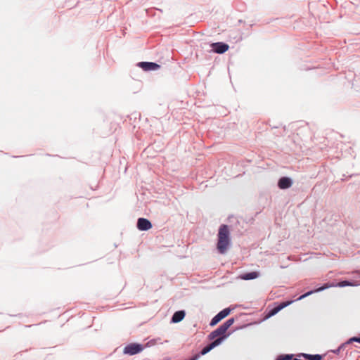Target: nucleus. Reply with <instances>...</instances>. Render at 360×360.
Listing matches in <instances>:
<instances>
[{"instance_id":"obj_11","label":"nucleus","mask_w":360,"mask_h":360,"mask_svg":"<svg viewBox=\"0 0 360 360\" xmlns=\"http://www.w3.org/2000/svg\"><path fill=\"white\" fill-rule=\"evenodd\" d=\"M185 311L183 310L177 311L173 314L171 321L172 323H179L181 320H183V319L185 316Z\"/></svg>"},{"instance_id":"obj_3","label":"nucleus","mask_w":360,"mask_h":360,"mask_svg":"<svg viewBox=\"0 0 360 360\" xmlns=\"http://www.w3.org/2000/svg\"><path fill=\"white\" fill-rule=\"evenodd\" d=\"M235 320L233 318L229 319L226 320L224 323H222L219 327H218L216 330L211 332L209 335V340H214L216 338H219L221 336L226 335V332L229 329V328L234 323ZM229 334H227V337Z\"/></svg>"},{"instance_id":"obj_1","label":"nucleus","mask_w":360,"mask_h":360,"mask_svg":"<svg viewBox=\"0 0 360 360\" xmlns=\"http://www.w3.org/2000/svg\"><path fill=\"white\" fill-rule=\"evenodd\" d=\"M217 236V250L220 254H224L226 252L231 243L229 226L225 224L221 225Z\"/></svg>"},{"instance_id":"obj_7","label":"nucleus","mask_w":360,"mask_h":360,"mask_svg":"<svg viewBox=\"0 0 360 360\" xmlns=\"http://www.w3.org/2000/svg\"><path fill=\"white\" fill-rule=\"evenodd\" d=\"M152 227L151 222L145 218H139L137 221V228L140 231H148Z\"/></svg>"},{"instance_id":"obj_13","label":"nucleus","mask_w":360,"mask_h":360,"mask_svg":"<svg viewBox=\"0 0 360 360\" xmlns=\"http://www.w3.org/2000/svg\"><path fill=\"white\" fill-rule=\"evenodd\" d=\"M300 356H303L307 360H321L322 356L320 354H309L302 353Z\"/></svg>"},{"instance_id":"obj_20","label":"nucleus","mask_w":360,"mask_h":360,"mask_svg":"<svg viewBox=\"0 0 360 360\" xmlns=\"http://www.w3.org/2000/svg\"><path fill=\"white\" fill-rule=\"evenodd\" d=\"M164 360H169V359H164Z\"/></svg>"},{"instance_id":"obj_10","label":"nucleus","mask_w":360,"mask_h":360,"mask_svg":"<svg viewBox=\"0 0 360 360\" xmlns=\"http://www.w3.org/2000/svg\"><path fill=\"white\" fill-rule=\"evenodd\" d=\"M292 302V301H288V302H281L278 306L274 307L273 309H271L269 311V316H274V315L276 314L278 311H280L281 309H283L285 307H287L289 304H290Z\"/></svg>"},{"instance_id":"obj_2","label":"nucleus","mask_w":360,"mask_h":360,"mask_svg":"<svg viewBox=\"0 0 360 360\" xmlns=\"http://www.w3.org/2000/svg\"><path fill=\"white\" fill-rule=\"evenodd\" d=\"M360 285V283L357 281H340L339 283H326L324 284L323 286L316 289V290H311V291H309L307 292H306L305 294L301 295L298 299L297 300H302L307 297H308L309 295L314 293V292H321L322 290H324L326 289H328L329 288H331V287H340V288H343V287H346V286H356V285Z\"/></svg>"},{"instance_id":"obj_17","label":"nucleus","mask_w":360,"mask_h":360,"mask_svg":"<svg viewBox=\"0 0 360 360\" xmlns=\"http://www.w3.org/2000/svg\"><path fill=\"white\" fill-rule=\"evenodd\" d=\"M347 344L345 342V343L342 344V345H340L338 349H336L335 350H334V351H333V352H334L335 354H340V352L342 350H343V349L345 348V347H347Z\"/></svg>"},{"instance_id":"obj_18","label":"nucleus","mask_w":360,"mask_h":360,"mask_svg":"<svg viewBox=\"0 0 360 360\" xmlns=\"http://www.w3.org/2000/svg\"><path fill=\"white\" fill-rule=\"evenodd\" d=\"M356 342L360 343V337H353V338H350L345 343L347 344V345H348L349 344H350L351 342Z\"/></svg>"},{"instance_id":"obj_8","label":"nucleus","mask_w":360,"mask_h":360,"mask_svg":"<svg viewBox=\"0 0 360 360\" xmlns=\"http://www.w3.org/2000/svg\"><path fill=\"white\" fill-rule=\"evenodd\" d=\"M213 51L217 53H224L229 49V45L223 42H216L212 44Z\"/></svg>"},{"instance_id":"obj_16","label":"nucleus","mask_w":360,"mask_h":360,"mask_svg":"<svg viewBox=\"0 0 360 360\" xmlns=\"http://www.w3.org/2000/svg\"><path fill=\"white\" fill-rule=\"evenodd\" d=\"M292 358V354H285L279 356L276 360H291Z\"/></svg>"},{"instance_id":"obj_15","label":"nucleus","mask_w":360,"mask_h":360,"mask_svg":"<svg viewBox=\"0 0 360 360\" xmlns=\"http://www.w3.org/2000/svg\"><path fill=\"white\" fill-rule=\"evenodd\" d=\"M258 276V273L255 271L245 274L242 276V278L244 280L255 279Z\"/></svg>"},{"instance_id":"obj_19","label":"nucleus","mask_w":360,"mask_h":360,"mask_svg":"<svg viewBox=\"0 0 360 360\" xmlns=\"http://www.w3.org/2000/svg\"><path fill=\"white\" fill-rule=\"evenodd\" d=\"M355 273H357L360 275V271H355Z\"/></svg>"},{"instance_id":"obj_4","label":"nucleus","mask_w":360,"mask_h":360,"mask_svg":"<svg viewBox=\"0 0 360 360\" xmlns=\"http://www.w3.org/2000/svg\"><path fill=\"white\" fill-rule=\"evenodd\" d=\"M143 349V346L138 343H131L124 348V354L129 355H135Z\"/></svg>"},{"instance_id":"obj_12","label":"nucleus","mask_w":360,"mask_h":360,"mask_svg":"<svg viewBox=\"0 0 360 360\" xmlns=\"http://www.w3.org/2000/svg\"><path fill=\"white\" fill-rule=\"evenodd\" d=\"M212 349L210 344L205 346L199 354L194 355L190 360H198L201 355H205Z\"/></svg>"},{"instance_id":"obj_9","label":"nucleus","mask_w":360,"mask_h":360,"mask_svg":"<svg viewBox=\"0 0 360 360\" xmlns=\"http://www.w3.org/2000/svg\"><path fill=\"white\" fill-rule=\"evenodd\" d=\"M292 184V181L289 177H281L278 183V186L281 189H287Z\"/></svg>"},{"instance_id":"obj_5","label":"nucleus","mask_w":360,"mask_h":360,"mask_svg":"<svg viewBox=\"0 0 360 360\" xmlns=\"http://www.w3.org/2000/svg\"><path fill=\"white\" fill-rule=\"evenodd\" d=\"M231 312V309L229 308H225L221 311H219L216 316H214L211 320L210 325L211 326H214L217 324L221 320L226 317Z\"/></svg>"},{"instance_id":"obj_14","label":"nucleus","mask_w":360,"mask_h":360,"mask_svg":"<svg viewBox=\"0 0 360 360\" xmlns=\"http://www.w3.org/2000/svg\"><path fill=\"white\" fill-rule=\"evenodd\" d=\"M226 338L227 335H224L214 339V341L210 343V345L212 347V349L219 345L222 342V341L224 340Z\"/></svg>"},{"instance_id":"obj_6","label":"nucleus","mask_w":360,"mask_h":360,"mask_svg":"<svg viewBox=\"0 0 360 360\" xmlns=\"http://www.w3.org/2000/svg\"><path fill=\"white\" fill-rule=\"evenodd\" d=\"M138 66L145 71L156 70L160 68L158 64L153 62H140L138 63Z\"/></svg>"}]
</instances>
